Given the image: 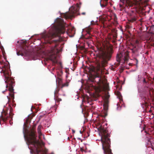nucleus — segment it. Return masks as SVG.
<instances>
[{
	"instance_id": "obj_1",
	"label": "nucleus",
	"mask_w": 154,
	"mask_h": 154,
	"mask_svg": "<svg viewBox=\"0 0 154 154\" xmlns=\"http://www.w3.org/2000/svg\"><path fill=\"white\" fill-rule=\"evenodd\" d=\"M36 126V125H34L32 128L29 131L25 128V127H26V126L24 124L23 132L25 139L29 144L32 145L35 147L36 154H45V152H44L43 149L41 148L42 146L44 145V143L42 141L41 142L36 139V136L35 131Z\"/></svg>"
},
{
	"instance_id": "obj_2",
	"label": "nucleus",
	"mask_w": 154,
	"mask_h": 154,
	"mask_svg": "<svg viewBox=\"0 0 154 154\" xmlns=\"http://www.w3.org/2000/svg\"><path fill=\"white\" fill-rule=\"evenodd\" d=\"M56 22L57 23L58 26L56 27L54 32L53 33H49L45 34L43 36V38L46 42L51 44L53 43H56L58 40H52L51 41L53 38L56 36H59L61 34L65 33V32L70 36L72 37L74 34V31L73 29H69L66 31L64 23L63 20L60 18H57L56 19Z\"/></svg>"
},
{
	"instance_id": "obj_3",
	"label": "nucleus",
	"mask_w": 154,
	"mask_h": 154,
	"mask_svg": "<svg viewBox=\"0 0 154 154\" xmlns=\"http://www.w3.org/2000/svg\"><path fill=\"white\" fill-rule=\"evenodd\" d=\"M88 72L91 73V75L89 78V80L92 82H96L100 89L103 91L108 90L109 89L108 84L106 79H102L101 76L96 72V68L93 66H90L88 68Z\"/></svg>"
},
{
	"instance_id": "obj_4",
	"label": "nucleus",
	"mask_w": 154,
	"mask_h": 154,
	"mask_svg": "<svg viewBox=\"0 0 154 154\" xmlns=\"http://www.w3.org/2000/svg\"><path fill=\"white\" fill-rule=\"evenodd\" d=\"M113 53V49L110 46H104V49H100L98 55L100 59L98 64L99 69H100L101 67L103 68L107 65L108 62L111 58Z\"/></svg>"
},
{
	"instance_id": "obj_5",
	"label": "nucleus",
	"mask_w": 154,
	"mask_h": 154,
	"mask_svg": "<svg viewBox=\"0 0 154 154\" xmlns=\"http://www.w3.org/2000/svg\"><path fill=\"white\" fill-rule=\"evenodd\" d=\"M100 132L102 135L101 141L104 154H112L110 147V140L109 138L110 134L106 128H104L102 126L100 127Z\"/></svg>"
},
{
	"instance_id": "obj_6",
	"label": "nucleus",
	"mask_w": 154,
	"mask_h": 154,
	"mask_svg": "<svg viewBox=\"0 0 154 154\" xmlns=\"http://www.w3.org/2000/svg\"><path fill=\"white\" fill-rule=\"evenodd\" d=\"M153 91L154 90H151L146 86L144 87L143 92L138 89V92L140 93V96L144 102H143V105H144L146 108L149 106L151 100L152 102L154 101V97L152 95Z\"/></svg>"
},
{
	"instance_id": "obj_7",
	"label": "nucleus",
	"mask_w": 154,
	"mask_h": 154,
	"mask_svg": "<svg viewBox=\"0 0 154 154\" xmlns=\"http://www.w3.org/2000/svg\"><path fill=\"white\" fill-rule=\"evenodd\" d=\"M5 69H6L5 68ZM3 71V74L5 77V82L7 84L6 88L8 87V91L10 92L9 93V95L13 99L14 98V93L13 87L14 85L15 82L14 79L11 77V74L9 72L8 70H5L4 69H2Z\"/></svg>"
},
{
	"instance_id": "obj_8",
	"label": "nucleus",
	"mask_w": 154,
	"mask_h": 154,
	"mask_svg": "<svg viewBox=\"0 0 154 154\" xmlns=\"http://www.w3.org/2000/svg\"><path fill=\"white\" fill-rule=\"evenodd\" d=\"M80 8V5L77 3L70 7L69 9L70 12H66V13H62L61 16L66 19L71 18L79 14V11Z\"/></svg>"
},
{
	"instance_id": "obj_9",
	"label": "nucleus",
	"mask_w": 154,
	"mask_h": 154,
	"mask_svg": "<svg viewBox=\"0 0 154 154\" xmlns=\"http://www.w3.org/2000/svg\"><path fill=\"white\" fill-rule=\"evenodd\" d=\"M23 42L21 45L20 50L17 52V54L22 56H28L30 54V51L29 47L26 45V41H21Z\"/></svg>"
},
{
	"instance_id": "obj_10",
	"label": "nucleus",
	"mask_w": 154,
	"mask_h": 154,
	"mask_svg": "<svg viewBox=\"0 0 154 154\" xmlns=\"http://www.w3.org/2000/svg\"><path fill=\"white\" fill-rule=\"evenodd\" d=\"M54 99L55 101L56 104L57 105V103L58 105L60 102L62 100L61 99L59 98L58 95L61 96H65V92L63 91L62 89H60L58 87H56L54 92Z\"/></svg>"
},
{
	"instance_id": "obj_11",
	"label": "nucleus",
	"mask_w": 154,
	"mask_h": 154,
	"mask_svg": "<svg viewBox=\"0 0 154 154\" xmlns=\"http://www.w3.org/2000/svg\"><path fill=\"white\" fill-rule=\"evenodd\" d=\"M57 46L56 44L54 45L55 48L51 49V52L48 54V58L49 60L52 61L54 64H57V54L58 53L57 49L55 51V47Z\"/></svg>"
},
{
	"instance_id": "obj_12",
	"label": "nucleus",
	"mask_w": 154,
	"mask_h": 154,
	"mask_svg": "<svg viewBox=\"0 0 154 154\" xmlns=\"http://www.w3.org/2000/svg\"><path fill=\"white\" fill-rule=\"evenodd\" d=\"M11 109H10L9 114L5 111L2 114L1 119L4 122H5L7 120H8L10 118L11 119H12L13 114L11 112Z\"/></svg>"
},
{
	"instance_id": "obj_13",
	"label": "nucleus",
	"mask_w": 154,
	"mask_h": 154,
	"mask_svg": "<svg viewBox=\"0 0 154 154\" xmlns=\"http://www.w3.org/2000/svg\"><path fill=\"white\" fill-rule=\"evenodd\" d=\"M121 3L120 4V7L125 6L128 8V7H131L133 6L134 3L131 0H121Z\"/></svg>"
},
{
	"instance_id": "obj_14",
	"label": "nucleus",
	"mask_w": 154,
	"mask_h": 154,
	"mask_svg": "<svg viewBox=\"0 0 154 154\" xmlns=\"http://www.w3.org/2000/svg\"><path fill=\"white\" fill-rule=\"evenodd\" d=\"M147 2L146 0H141L137 2V7L139 8L140 11L144 10V8L147 5Z\"/></svg>"
},
{
	"instance_id": "obj_15",
	"label": "nucleus",
	"mask_w": 154,
	"mask_h": 154,
	"mask_svg": "<svg viewBox=\"0 0 154 154\" xmlns=\"http://www.w3.org/2000/svg\"><path fill=\"white\" fill-rule=\"evenodd\" d=\"M110 97V95L108 92L106 93L103 97L104 100V103L103 106L104 109L105 110H107L108 109V104L109 103V99Z\"/></svg>"
},
{
	"instance_id": "obj_16",
	"label": "nucleus",
	"mask_w": 154,
	"mask_h": 154,
	"mask_svg": "<svg viewBox=\"0 0 154 154\" xmlns=\"http://www.w3.org/2000/svg\"><path fill=\"white\" fill-rule=\"evenodd\" d=\"M62 82L61 80L60 79H59L57 82L58 86L57 87H58L62 89L63 88V87H67L69 85V82H66V83L61 85V84Z\"/></svg>"
},
{
	"instance_id": "obj_17",
	"label": "nucleus",
	"mask_w": 154,
	"mask_h": 154,
	"mask_svg": "<svg viewBox=\"0 0 154 154\" xmlns=\"http://www.w3.org/2000/svg\"><path fill=\"white\" fill-rule=\"evenodd\" d=\"M132 46V48H131L130 49L132 51V52L134 54H135L138 52L139 50L138 48H137L134 45L131 44Z\"/></svg>"
},
{
	"instance_id": "obj_18",
	"label": "nucleus",
	"mask_w": 154,
	"mask_h": 154,
	"mask_svg": "<svg viewBox=\"0 0 154 154\" xmlns=\"http://www.w3.org/2000/svg\"><path fill=\"white\" fill-rule=\"evenodd\" d=\"M137 19V18L135 16H131L129 20V21L131 22H134L136 21Z\"/></svg>"
},
{
	"instance_id": "obj_19",
	"label": "nucleus",
	"mask_w": 154,
	"mask_h": 154,
	"mask_svg": "<svg viewBox=\"0 0 154 154\" xmlns=\"http://www.w3.org/2000/svg\"><path fill=\"white\" fill-rule=\"evenodd\" d=\"M108 3H106V2H103V3H102V1H101L100 2V5L103 8L105 7L107 5Z\"/></svg>"
},
{
	"instance_id": "obj_20",
	"label": "nucleus",
	"mask_w": 154,
	"mask_h": 154,
	"mask_svg": "<svg viewBox=\"0 0 154 154\" xmlns=\"http://www.w3.org/2000/svg\"><path fill=\"white\" fill-rule=\"evenodd\" d=\"M41 126L40 125H39L38 127L37 130H38V133L39 135V136H41L42 135V134L41 131Z\"/></svg>"
},
{
	"instance_id": "obj_21",
	"label": "nucleus",
	"mask_w": 154,
	"mask_h": 154,
	"mask_svg": "<svg viewBox=\"0 0 154 154\" xmlns=\"http://www.w3.org/2000/svg\"><path fill=\"white\" fill-rule=\"evenodd\" d=\"M143 78L142 76L141 75H138L137 79V81L140 82L141 81V79Z\"/></svg>"
},
{
	"instance_id": "obj_22",
	"label": "nucleus",
	"mask_w": 154,
	"mask_h": 154,
	"mask_svg": "<svg viewBox=\"0 0 154 154\" xmlns=\"http://www.w3.org/2000/svg\"><path fill=\"white\" fill-rule=\"evenodd\" d=\"M30 122L29 120V116L28 118L26 119V122L27 123H28L29 122Z\"/></svg>"
},
{
	"instance_id": "obj_23",
	"label": "nucleus",
	"mask_w": 154,
	"mask_h": 154,
	"mask_svg": "<svg viewBox=\"0 0 154 154\" xmlns=\"http://www.w3.org/2000/svg\"><path fill=\"white\" fill-rule=\"evenodd\" d=\"M143 83H146L147 82L146 80V79L145 78H143Z\"/></svg>"
},
{
	"instance_id": "obj_24",
	"label": "nucleus",
	"mask_w": 154,
	"mask_h": 154,
	"mask_svg": "<svg viewBox=\"0 0 154 154\" xmlns=\"http://www.w3.org/2000/svg\"><path fill=\"white\" fill-rule=\"evenodd\" d=\"M117 95L119 96H121V93L119 92H117Z\"/></svg>"
},
{
	"instance_id": "obj_25",
	"label": "nucleus",
	"mask_w": 154,
	"mask_h": 154,
	"mask_svg": "<svg viewBox=\"0 0 154 154\" xmlns=\"http://www.w3.org/2000/svg\"><path fill=\"white\" fill-rule=\"evenodd\" d=\"M81 14H82V15H85V14H86V13H85V12H82V13H81Z\"/></svg>"
},
{
	"instance_id": "obj_26",
	"label": "nucleus",
	"mask_w": 154,
	"mask_h": 154,
	"mask_svg": "<svg viewBox=\"0 0 154 154\" xmlns=\"http://www.w3.org/2000/svg\"><path fill=\"white\" fill-rule=\"evenodd\" d=\"M11 120H12V119H11V120H9V123L10 124V125H11V123H12V122H11Z\"/></svg>"
},
{
	"instance_id": "obj_27",
	"label": "nucleus",
	"mask_w": 154,
	"mask_h": 154,
	"mask_svg": "<svg viewBox=\"0 0 154 154\" xmlns=\"http://www.w3.org/2000/svg\"><path fill=\"white\" fill-rule=\"evenodd\" d=\"M11 120H12V119H11V120H9V123L10 124V125H11V123H12V122H11Z\"/></svg>"
},
{
	"instance_id": "obj_28",
	"label": "nucleus",
	"mask_w": 154,
	"mask_h": 154,
	"mask_svg": "<svg viewBox=\"0 0 154 154\" xmlns=\"http://www.w3.org/2000/svg\"><path fill=\"white\" fill-rule=\"evenodd\" d=\"M151 45L152 46H154V42L151 43Z\"/></svg>"
},
{
	"instance_id": "obj_29",
	"label": "nucleus",
	"mask_w": 154,
	"mask_h": 154,
	"mask_svg": "<svg viewBox=\"0 0 154 154\" xmlns=\"http://www.w3.org/2000/svg\"><path fill=\"white\" fill-rule=\"evenodd\" d=\"M135 60H136V64H137V63H138V60L136 59H135Z\"/></svg>"
},
{
	"instance_id": "obj_30",
	"label": "nucleus",
	"mask_w": 154,
	"mask_h": 154,
	"mask_svg": "<svg viewBox=\"0 0 154 154\" xmlns=\"http://www.w3.org/2000/svg\"><path fill=\"white\" fill-rule=\"evenodd\" d=\"M88 33L89 34V30H88V31H87Z\"/></svg>"
},
{
	"instance_id": "obj_31",
	"label": "nucleus",
	"mask_w": 154,
	"mask_h": 154,
	"mask_svg": "<svg viewBox=\"0 0 154 154\" xmlns=\"http://www.w3.org/2000/svg\"><path fill=\"white\" fill-rule=\"evenodd\" d=\"M91 38V36H89L88 38H89H89Z\"/></svg>"
},
{
	"instance_id": "obj_32",
	"label": "nucleus",
	"mask_w": 154,
	"mask_h": 154,
	"mask_svg": "<svg viewBox=\"0 0 154 154\" xmlns=\"http://www.w3.org/2000/svg\"><path fill=\"white\" fill-rule=\"evenodd\" d=\"M7 97L8 98V100H9V99H10V98H9V97H8V96H7Z\"/></svg>"
},
{
	"instance_id": "obj_33",
	"label": "nucleus",
	"mask_w": 154,
	"mask_h": 154,
	"mask_svg": "<svg viewBox=\"0 0 154 154\" xmlns=\"http://www.w3.org/2000/svg\"><path fill=\"white\" fill-rule=\"evenodd\" d=\"M19 42H20L19 41H17V43H19Z\"/></svg>"
},
{
	"instance_id": "obj_34",
	"label": "nucleus",
	"mask_w": 154,
	"mask_h": 154,
	"mask_svg": "<svg viewBox=\"0 0 154 154\" xmlns=\"http://www.w3.org/2000/svg\"><path fill=\"white\" fill-rule=\"evenodd\" d=\"M72 131H73V133H75V131L74 130H72Z\"/></svg>"
},
{
	"instance_id": "obj_35",
	"label": "nucleus",
	"mask_w": 154,
	"mask_h": 154,
	"mask_svg": "<svg viewBox=\"0 0 154 154\" xmlns=\"http://www.w3.org/2000/svg\"><path fill=\"white\" fill-rule=\"evenodd\" d=\"M5 91H2V93H4V92H5Z\"/></svg>"
},
{
	"instance_id": "obj_36",
	"label": "nucleus",
	"mask_w": 154,
	"mask_h": 154,
	"mask_svg": "<svg viewBox=\"0 0 154 154\" xmlns=\"http://www.w3.org/2000/svg\"><path fill=\"white\" fill-rule=\"evenodd\" d=\"M112 68L113 69H115V68H112Z\"/></svg>"
},
{
	"instance_id": "obj_37",
	"label": "nucleus",
	"mask_w": 154,
	"mask_h": 154,
	"mask_svg": "<svg viewBox=\"0 0 154 154\" xmlns=\"http://www.w3.org/2000/svg\"><path fill=\"white\" fill-rule=\"evenodd\" d=\"M7 89H6L5 90V91H7Z\"/></svg>"
}]
</instances>
